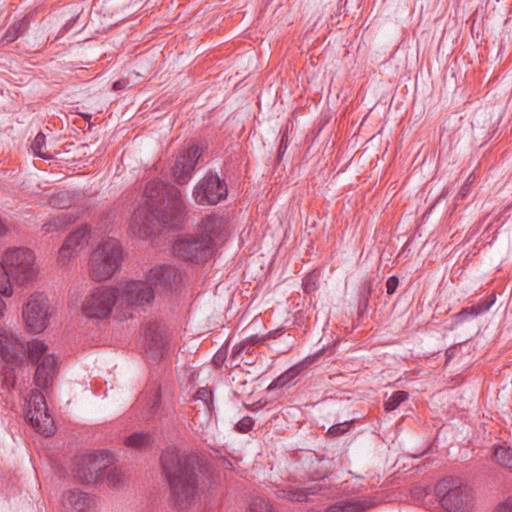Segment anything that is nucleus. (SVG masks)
<instances>
[{
    "label": "nucleus",
    "instance_id": "nucleus-46",
    "mask_svg": "<svg viewBox=\"0 0 512 512\" xmlns=\"http://www.w3.org/2000/svg\"><path fill=\"white\" fill-rule=\"evenodd\" d=\"M325 477H326V473L316 472L315 475L312 476V479L319 480V479H324Z\"/></svg>",
    "mask_w": 512,
    "mask_h": 512
},
{
    "label": "nucleus",
    "instance_id": "nucleus-2",
    "mask_svg": "<svg viewBox=\"0 0 512 512\" xmlns=\"http://www.w3.org/2000/svg\"><path fill=\"white\" fill-rule=\"evenodd\" d=\"M163 477L170 488V501L180 509L191 506L203 490L211 465L196 452L167 447L160 456Z\"/></svg>",
    "mask_w": 512,
    "mask_h": 512
},
{
    "label": "nucleus",
    "instance_id": "nucleus-15",
    "mask_svg": "<svg viewBox=\"0 0 512 512\" xmlns=\"http://www.w3.org/2000/svg\"><path fill=\"white\" fill-rule=\"evenodd\" d=\"M328 487L321 483H312L304 488L286 487L279 489L276 492V496L279 499H286L290 502L303 503L310 502L311 496L325 495Z\"/></svg>",
    "mask_w": 512,
    "mask_h": 512
},
{
    "label": "nucleus",
    "instance_id": "nucleus-18",
    "mask_svg": "<svg viewBox=\"0 0 512 512\" xmlns=\"http://www.w3.org/2000/svg\"><path fill=\"white\" fill-rule=\"evenodd\" d=\"M495 300V295L491 294L488 297L481 299L478 304L463 308L453 316L454 321L450 329H454L457 324L462 323L468 317H477L478 315L487 312L493 306Z\"/></svg>",
    "mask_w": 512,
    "mask_h": 512
},
{
    "label": "nucleus",
    "instance_id": "nucleus-5",
    "mask_svg": "<svg viewBox=\"0 0 512 512\" xmlns=\"http://www.w3.org/2000/svg\"><path fill=\"white\" fill-rule=\"evenodd\" d=\"M37 277L35 255L25 247L8 248L0 261V294L11 296L12 284L27 285Z\"/></svg>",
    "mask_w": 512,
    "mask_h": 512
},
{
    "label": "nucleus",
    "instance_id": "nucleus-9",
    "mask_svg": "<svg viewBox=\"0 0 512 512\" xmlns=\"http://www.w3.org/2000/svg\"><path fill=\"white\" fill-rule=\"evenodd\" d=\"M173 250L178 257L185 261L199 264L205 263L213 257L215 245L211 243L210 236L186 235L174 243Z\"/></svg>",
    "mask_w": 512,
    "mask_h": 512
},
{
    "label": "nucleus",
    "instance_id": "nucleus-42",
    "mask_svg": "<svg viewBox=\"0 0 512 512\" xmlns=\"http://www.w3.org/2000/svg\"><path fill=\"white\" fill-rule=\"evenodd\" d=\"M225 360V355L221 353L220 351L216 353V355L213 358V361L215 365H221Z\"/></svg>",
    "mask_w": 512,
    "mask_h": 512
},
{
    "label": "nucleus",
    "instance_id": "nucleus-23",
    "mask_svg": "<svg viewBox=\"0 0 512 512\" xmlns=\"http://www.w3.org/2000/svg\"><path fill=\"white\" fill-rule=\"evenodd\" d=\"M301 367L300 366H294L290 369H288L286 372L281 374L278 378H276L268 387L269 390L282 388V387H288L291 384H294L296 382L297 376L300 374Z\"/></svg>",
    "mask_w": 512,
    "mask_h": 512
},
{
    "label": "nucleus",
    "instance_id": "nucleus-35",
    "mask_svg": "<svg viewBox=\"0 0 512 512\" xmlns=\"http://www.w3.org/2000/svg\"><path fill=\"white\" fill-rule=\"evenodd\" d=\"M283 333H284V328H278L276 330L270 331L269 333H267L266 335H264L262 337H259L258 335H253V336L247 338L245 341L251 342V345L254 346L258 342L265 340L266 338H268V339L276 338L277 336L282 335Z\"/></svg>",
    "mask_w": 512,
    "mask_h": 512
},
{
    "label": "nucleus",
    "instance_id": "nucleus-13",
    "mask_svg": "<svg viewBox=\"0 0 512 512\" xmlns=\"http://www.w3.org/2000/svg\"><path fill=\"white\" fill-rule=\"evenodd\" d=\"M23 318L26 325L33 332L39 333L47 327L48 303L47 297L43 293H35L31 295L23 309Z\"/></svg>",
    "mask_w": 512,
    "mask_h": 512
},
{
    "label": "nucleus",
    "instance_id": "nucleus-43",
    "mask_svg": "<svg viewBox=\"0 0 512 512\" xmlns=\"http://www.w3.org/2000/svg\"><path fill=\"white\" fill-rule=\"evenodd\" d=\"M320 354H321V351H319L318 353H316V354H314V355H312V356H308V357H306V358H305V360H304V363H305L306 365H311V364H313V363L316 361V359L319 357V355H320Z\"/></svg>",
    "mask_w": 512,
    "mask_h": 512
},
{
    "label": "nucleus",
    "instance_id": "nucleus-38",
    "mask_svg": "<svg viewBox=\"0 0 512 512\" xmlns=\"http://www.w3.org/2000/svg\"><path fill=\"white\" fill-rule=\"evenodd\" d=\"M399 285V279L397 276H390L386 281V290L387 294L392 295L395 293L397 287Z\"/></svg>",
    "mask_w": 512,
    "mask_h": 512
},
{
    "label": "nucleus",
    "instance_id": "nucleus-26",
    "mask_svg": "<svg viewBox=\"0 0 512 512\" xmlns=\"http://www.w3.org/2000/svg\"><path fill=\"white\" fill-rule=\"evenodd\" d=\"M372 293V283L367 282L359 292L358 316L364 317L369 309V298Z\"/></svg>",
    "mask_w": 512,
    "mask_h": 512
},
{
    "label": "nucleus",
    "instance_id": "nucleus-24",
    "mask_svg": "<svg viewBox=\"0 0 512 512\" xmlns=\"http://www.w3.org/2000/svg\"><path fill=\"white\" fill-rule=\"evenodd\" d=\"M369 507L366 501H341L330 506L326 512H362Z\"/></svg>",
    "mask_w": 512,
    "mask_h": 512
},
{
    "label": "nucleus",
    "instance_id": "nucleus-44",
    "mask_svg": "<svg viewBox=\"0 0 512 512\" xmlns=\"http://www.w3.org/2000/svg\"><path fill=\"white\" fill-rule=\"evenodd\" d=\"M6 232H7L6 223L0 217V237L4 236L6 234Z\"/></svg>",
    "mask_w": 512,
    "mask_h": 512
},
{
    "label": "nucleus",
    "instance_id": "nucleus-17",
    "mask_svg": "<svg viewBox=\"0 0 512 512\" xmlns=\"http://www.w3.org/2000/svg\"><path fill=\"white\" fill-rule=\"evenodd\" d=\"M89 232L90 228L85 225L70 233L59 250V261L64 263V261L69 259L78 247H84L88 243Z\"/></svg>",
    "mask_w": 512,
    "mask_h": 512
},
{
    "label": "nucleus",
    "instance_id": "nucleus-7",
    "mask_svg": "<svg viewBox=\"0 0 512 512\" xmlns=\"http://www.w3.org/2000/svg\"><path fill=\"white\" fill-rule=\"evenodd\" d=\"M122 261V249L116 239H109L93 251L90 258V275L95 281L112 276Z\"/></svg>",
    "mask_w": 512,
    "mask_h": 512
},
{
    "label": "nucleus",
    "instance_id": "nucleus-11",
    "mask_svg": "<svg viewBox=\"0 0 512 512\" xmlns=\"http://www.w3.org/2000/svg\"><path fill=\"white\" fill-rule=\"evenodd\" d=\"M26 419L39 433L50 436L55 432L54 421L48 413L45 397L39 391L31 392Z\"/></svg>",
    "mask_w": 512,
    "mask_h": 512
},
{
    "label": "nucleus",
    "instance_id": "nucleus-22",
    "mask_svg": "<svg viewBox=\"0 0 512 512\" xmlns=\"http://www.w3.org/2000/svg\"><path fill=\"white\" fill-rule=\"evenodd\" d=\"M124 443L128 447H133L138 450H147L154 443V439L149 433L135 432L128 436Z\"/></svg>",
    "mask_w": 512,
    "mask_h": 512
},
{
    "label": "nucleus",
    "instance_id": "nucleus-30",
    "mask_svg": "<svg viewBox=\"0 0 512 512\" xmlns=\"http://www.w3.org/2000/svg\"><path fill=\"white\" fill-rule=\"evenodd\" d=\"M105 480L113 487H120L124 483V475L121 470L111 464L106 469Z\"/></svg>",
    "mask_w": 512,
    "mask_h": 512
},
{
    "label": "nucleus",
    "instance_id": "nucleus-6",
    "mask_svg": "<svg viewBox=\"0 0 512 512\" xmlns=\"http://www.w3.org/2000/svg\"><path fill=\"white\" fill-rule=\"evenodd\" d=\"M435 494L440 498L442 507L449 512H469L472 506L471 489L459 477L443 478L436 484Z\"/></svg>",
    "mask_w": 512,
    "mask_h": 512
},
{
    "label": "nucleus",
    "instance_id": "nucleus-1",
    "mask_svg": "<svg viewBox=\"0 0 512 512\" xmlns=\"http://www.w3.org/2000/svg\"><path fill=\"white\" fill-rule=\"evenodd\" d=\"M182 280L181 274L172 266L160 265L150 270L146 281L128 282L121 293L112 287H98L82 304L83 314L89 318L103 319L110 315L118 298L128 306L149 304L156 293L172 290Z\"/></svg>",
    "mask_w": 512,
    "mask_h": 512
},
{
    "label": "nucleus",
    "instance_id": "nucleus-12",
    "mask_svg": "<svg viewBox=\"0 0 512 512\" xmlns=\"http://www.w3.org/2000/svg\"><path fill=\"white\" fill-rule=\"evenodd\" d=\"M146 354L154 362L160 361L168 351L169 338L164 327L157 321H149L144 327Z\"/></svg>",
    "mask_w": 512,
    "mask_h": 512
},
{
    "label": "nucleus",
    "instance_id": "nucleus-3",
    "mask_svg": "<svg viewBox=\"0 0 512 512\" xmlns=\"http://www.w3.org/2000/svg\"><path fill=\"white\" fill-rule=\"evenodd\" d=\"M145 205L137 208L131 218V229L135 234L151 235L161 228L180 229L186 215V206L181 191L162 180L146 184Z\"/></svg>",
    "mask_w": 512,
    "mask_h": 512
},
{
    "label": "nucleus",
    "instance_id": "nucleus-40",
    "mask_svg": "<svg viewBox=\"0 0 512 512\" xmlns=\"http://www.w3.org/2000/svg\"><path fill=\"white\" fill-rule=\"evenodd\" d=\"M129 85V81L126 79H119L113 84V89L116 91L125 90Z\"/></svg>",
    "mask_w": 512,
    "mask_h": 512
},
{
    "label": "nucleus",
    "instance_id": "nucleus-34",
    "mask_svg": "<svg viewBox=\"0 0 512 512\" xmlns=\"http://www.w3.org/2000/svg\"><path fill=\"white\" fill-rule=\"evenodd\" d=\"M351 424H352V421H350V422L345 421L343 423H338V424L332 425L328 429L327 434L331 437H337V436L343 435L345 432H347L349 430Z\"/></svg>",
    "mask_w": 512,
    "mask_h": 512
},
{
    "label": "nucleus",
    "instance_id": "nucleus-32",
    "mask_svg": "<svg viewBox=\"0 0 512 512\" xmlns=\"http://www.w3.org/2000/svg\"><path fill=\"white\" fill-rule=\"evenodd\" d=\"M318 274L315 271L308 273L303 279V290L307 294L315 292L318 288Z\"/></svg>",
    "mask_w": 512,
    "mask_h": 512
},
{
    "label": "nucleus",
    "instance_id": "nucleus-8",
    "mask_svg": "<svg viewBox=\"0 0 512 512\" xmlns=\"http://www.w3.org/2000/svg\"><path fill=\"white\" fill-rule=\"evenodd\" d=\"M113 454L103 451L76 458L73 466V475L83 483H97L105 481L106 469L113 464Z\"/></svg>",
    "mask_w": 512,
    "mask_h": 512
},
{
    "label": "nucleus",
    "instance_id": "nucleus-39",
    "mask_svg": "<svg viewBox=\"0 0 512 512\" xmlns=\"http://www.w3.org/2000/svg\"><path fill=\"white\" fill-rule=\"evenodd\" d=\"M472 183V175H470L468 177V179L466 180V182L461 186L457 196H456V199L459 200V199H465L467 194L469 193L470 191V184Z\"/></svg>",
    "mask_w": 512,
    "mask_h": 512
},
{
    "label": "nucleus",
    "instance_id": "nucleus-21",
    "mask_svg": "<svg viewBox=\"0 0 512 512\" xmlns=\"http://www.w3.org/2000/svg\"><path fill=\"white\" fill-rule=\"evenodd\" d=\"M29 24L30 21L27 16H24L22 19L16 21L6 30L1 39V42L5 44L12 43L28 30Z\"/></svg>",
    "mask_w": 512,
    "mask_h": 512
},
{
    "label": "nucleus",
    "instance_id": "nucleus-28",
    "mask_svg": "<svg viewBox=\"0 0 512 512\" xmlns=\"http://www.w3.org/2000/svg\"><path fill=\"white\" fill-rule=\"evenodd\" d=\"M193 398L195 401L203 402L204 406L207 408L210 414L213 412V393L209 388L200 387L194 394Z\"/></svg>",
    "mask_w": 512,
    "mask_h": 512
},
{
    "label": "nucleus",
    "instance_id": "nucleus-10",
    "mask_svg": "<svg viewBox=\"0 0 512 512\" xmlns=\"http://www.w3.org/2000/svg\"><path fill=\"white\" fill-rule=\"evenodd\" d=\"M225 180L213 172H208L194 187L193 198L199 205H216L227 198Z\"/></svg>",
    "mask_w": 512,
    "mask_h": 512
},
{
    "label": "nucleus",
    "instance_id": "nucleus-41",
    "mask_svg": "<svg viewBox=\"0 0 512 512\" xmlns=\"http://www.w3.org/2000/svg\"><path fill=\"white\" fill-rule=\"evenodd\" d=\"M494 512H512V507L508 503L499 504Z\"/></svg>",
    "mask_w": 512,
    "mask_h": 512
},
{
    "label": "nucleus",
    "instance_id": "nucleus-31",
    "mask_svg": "<svg viewBox=\"0 0 512 512\" xmlns=\"http://www.w3.org/2000/svg\"><path fill=\"white\" fill-rule=\"evenodd\" d=\"M254 346L251 345V342L242 341L240 344L235 345L232 349V357L234 361H243L242 354H252L254 351Z\"/></svg>",
    "mask_w": 512,
    "mask_h": 512
},
{
    "label": "nucleus",
    "instance_id": "nucleus-33",
    "mask_svg": "<svg viewBox=\"0 0 512 512\" xmlns=\"http://www.w3.org/2000/svg\"><path fill=\"white\" fill-rule=\"evenodd\" d=\"M249 512H274V510L268 500L259 497L251 503Z\"/></svg>",
    "mask_w": 512,
    "mask_h": 512
},
{
    "label": "nucleus",
    "instance_id": "nucleus-47",
    "mask_svg": "<svg viewBox=\"0 0 512 512\" xmlns=\"http://www.w3.org/2000/svg\"><path fill=\"white\" fill-rule=\"evenodd\" d=\"M5 308V303L3 299L0 297V318L3 316V310Z\"/></svg>",
    "mask_w": 512,
    "mask_h": 512
},
{
    "label": "nucleus",
    "instance_id": "nucleus-27",
    "mask_svg": "<svg viewBox=\"0 0 512 512\" xmlns=\"http://www.w3.org/2000/svg\"><path fill=\"white\" fill-rule=\"evenodd\" d=\"M31 150L33 151L34 155L41 157L43 159H50L51 155L47 151L46 147V136L39 132L33 142L31 143Z\"/></svg>",
    "mask_w": 512,
    "mask_h": 512
},
{
    "label": "nucleus",
    "instance_id": "nucleus-25",
    "mask_svg": "<svg viewBox=\"0 0 512 512\" xmlns=\"http://www.w3.org/2000/svg\"><path fill=\"white\" fill-rule=\"evenodd\" d=\"M494 459L496 462L512 471V448L508 446H498L494 451Z\"/></svg>",
    "mask_w": 512,
    "mask_h": 512
},
{
    "label": "nucleus",
    "instance_id": "nucleus-45",
    "mask_svg": "<svg viewBox=\"0 0 512 512\" xmlns=\"http://www.w3.org/2000/svg\"><path fill=\"white\" fill-rule=\"evenodd\" d=\"M455 350H456V349H455V347H454V346H452V347H450V348H448V349L446 350L445 355H446L447 359H451V358L454 356V354H455Z\"/></svg>",
    "mask_w": 512,
    "mask_h": 512
},
{
    "label": "nucleus",
    "instance_id": "nucleus-37",
    "mask_svg": "<svg viewBox=\"0 0 512 512\" xmlns=\"http://www.w3.org/2000/svg\"><path fill=\"white\" fill-rule=\"evenodd\" d=\"M288 148V133L287 130L282 134L280 144L278 147L277 160L280 161Z\"/></svg>",
    "mask_w": 512,
    "mask_h": 512
},
{
    "label": "nucleus",
    "instance_id": "nucleus-48",
    "mask_svg": "<svg viewBox=\"0 0 512 512\" xmlns=\"http://www.w3.org/2000/svg\"><path fill=\"white\" fill-rule=\"evenodd\" d=\"M69 26H70V22H67L66 25L64 26V28L68 29Z\"/></svg>",
    "mask_w": 512,
    "mask_h": 512
},
{
    "label": "nucleus",
    "instance_id": "nucleus-36",
    "mask_svg": "<svg viewBox=\"0 0 512 512\" xmlns=\"http://www.w3.org/2000/svg\"><path fill=\"white\" fill-rule=\"evenodd\" d=\"M254 426V420L250 416L243 417L239 420L235 426V429L240 433H247L252 430Z\"/></svg>",
    "mask_w": 512,
    "mask_h": 512
},
{
    "label": "nucleus",
    "instance_id": "nucleus-20",
    "mask_svg": "<svg viewBox=\"0 0 512 512\" xmlns=\"http://www.w3.org/2000/svg\"><path fill=\"white\" fill-rule=\"evenodd\" d=\"M76 221V218L69 212H61L57 216L53 217L50 221L46 222L42 226V230L45 233L58 232L64 229L68 224Z\"/></svg>",
    "mask_w": 512,
    "mask_h": 512
},
{
    "label": "nucleus",
    "instance_id": "nucleus-29",
    "mask_svg": "<svg viewBox=\"0 0 512 512\" xmlns=\"http://www.w3.org/2000/svg\"><path fill=\"white\" fill-rule=\"evenodd\" d=\"M409 398V393L403 390L394 392L388 400L384 403L386 411H393L397 409L401 403Z\"/></svg>",
    "mask_w": 512,
    "mask_h": 512
},
{
    "label": "nucleus",
    "instance_id": "nucleus-14",
    "mask_svg": "<svg viewBox=\"0 0 512 512\" xmlns=\"http://www.w3.org/2000/svg\"><path fill=\"white\" fill-rule=\"evenodd\" d=\"M201 156L198 146H192L180 153L171 167L174 181L178 185H184L192 178L195 166Z\"/></svg>",
    "mask_w": 512,
    "mask_h": 512
},
{
    "label": "nucleus",
    "instance_id": "nucleus-19",
    "mask_svg": "<svg viewBox=\"0 0 512 512\" xmlns=\"http://www.w3.org/2000/svg\"><path fill=\"white\" fill-rule=\"evenodd\" d=\"M223 221L221 218L216 217L215 215H209L202 220V224L200 226L201 237L210 236L211 243L215 245V240L222 233Z\"/></svg>",
    "mask_w": 512,
    "mask_h": 512
},
{
    "label": "nucleus",
    "instance_id": "nucleus-4",
    "mask_svg": "<svg viewBox=\"0 0 512 512\" xmlns=\"http://www.w3.org/2000/svg\"><path fill=\"white\" fill-rule=\"evenodd\" d=\"M0 356L3 361L0 381L3 389L10 390L15 384V368L29 359L36 364L35 383L39 389H48L56 372L58 358L48 353V346L40 340L27 343L7 330L0 331Z\"/></svg>",
    "mask_w": 512,
    "mask_h": 512
},
{
    "label": "nucleus",
    "instance_id": "nucleus-16",
    "mask_svg": "<svg viewBox=\"0 0 512 512\" xmlns=\"http://www.w3.org/2000/svg\"><path fill=\"white\" fill-rule=\"evenodd\" d=\"M62 504L66 512H95L94 499L88 493L78 489L65 492Z\"/></svg>",
    "mask_w": 512,
    "mask_h": 512
}]
</instances>
